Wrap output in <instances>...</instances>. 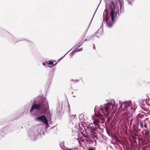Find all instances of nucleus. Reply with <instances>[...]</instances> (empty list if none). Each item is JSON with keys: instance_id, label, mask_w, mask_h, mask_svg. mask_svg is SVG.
<instances>
[{"instance_id": "obj_2", "label": "nucleus", "mask_w": 150, "mask_h": 150, "mask_svg": "<svg viewBox=\"0 0 150 150\" xmlns=\"http://www.w3.org/2000/svg\"><path fill=\"white\" fill-rule=\"evenodd\" d=\"M115 2V1L113 3ZM116 2V4H115V5H114L113 3H112V5L113 6V7H111L112 10L111 11L110 14L111 19L112 22H113L114 21V18L115 17V16L114 14L115 11L113 10V9L114 10L115 9V6L116 9H117V11L118 10L119 5V4L120 1L119 0H117Z\"/></svg>"}, {"instance_id": "obj_3", "label": "nucleus", "mask_w": 150, "mask_h": 150, "mask_svg": "<svg viewBox=\"0 0 150 150\" xmlns=\"http://www.w3.org/2000/svg\"><path fill=\"white\" fill-rule=\"evenodd\" d=\"M131 103L130 101L124 102L122 104H121V106L122 107L124 105V108H122L123 110L129 111L131 110L132 109V107L131 106Z\"/></svg>"}, {"instance_id": "obj_9", "label": "nucleus", "mask_w": 150, "mask_h": 150, "mask_svg": "<svg viewBox=\"0 0 150 150\" xmlns=\"http://www.w3.org/2000/svg\"><path fill=\"white\" fill-rule=\"evenodd\" d=\"M140 126H141V127L142 128H143V122L142 121L140 122Z\"/></svg>"}, {"instance_id": "obj_16", "label": "nucleus", "mask_w": 150, "mask_h": 150, "mask_svg": "<svg viewBox=\"0 0 150 150\" xmlns=\"http://www.w3.org/2000/svg\"><path fill=\"white\" fill-rule=\"evenodd\" d=\"M129 4H131V2H129Z\"/></svg>"}, {"instance_id": "obj_10", "label": "nucleus", "mask_w": 150, "mask_h": 150, "mask_svg": "<svg viewBox=\"0 0 150 150\" xmlns=\"http://www.w3.org/2000/svg\"><path fill=\"white\" fill-rule=\"evenodd\" d=\"M88 150H95L94 147H91L88 149Z\"/></svg>"}, {"instance_id": "obj_8", "label": "nucleus", "mask_w": 150, "mask_h": 150, "mask_svg": "<svg viewBox=\"0 0 150 150\" xmlns=\"http://www.w3.org/2000/svg\"><path fill=\"white\" fill-rule=\"evenodd\" d=\"M145 134L146 135H148L149 133V130L148 129H146V130H145Z\"/></svg>"}, {"instance_id": "obj_12", "label": "nucleus", "mask_w": 150, "mask_h": 150, "mask_svg": "<svg viewBox=\"0 0 150 150\" xmlns=\"http://www.w3.org/2000/svg\"><path fill=\"white\" fill-rule=\"evenodd\" d=\"M107 13H108V12H107L106 11H105V12H104V13H103V16H104V14H105V13H106V15L107 14Z\"/></svg>"}, {"instance_id": "obj_6", "label": "nucleus", "mask_w": 150, "mask_h": 150, "mask_svg": "<svg viewBox=\"0 0 150 150\" xmlns=\"http://www.w3.org/2000/svg\"><path fill=\"white\" fill-rule=\"evenodd\" d=\"M106 23L107 26L109 27L110 28L111 27L112 25V22H111L108 21V20L107 18H106Z\"/></svg>"}, {"instance_id": "obj_5", "label": "nucleus", "mask_w": 150, "mask_h": 150, "mask_svg": "<svg viewBox=\"0 0 150 150\" xmlns=\"http://www.w3.org/2000/svg\"><path fill=\"white\" fill-rule=\"evenodd\" d=\"M40 105L39 104H35L33 105L32 108H31L30 112H32L34 109H35L39 110L40 108Z\"/></svg>"}, {"instance_id": "obj_15", "label": "nucleus", "mask_w": 150, "mask_h": 150, "mask_svg": "<svg viewBox=\"0 0 150 150\" xmlns=\"http://www.w3.org/2000/svg\"><path fill=\"white\" fill-rule=\"evenodd\" d=\"M42 64H43V65H44V66H45V63H42Z\"/></svg>"}, {"instance_id": "obj_7", "label": "nucleus", "mask_w": 150, "mask_h": 150, "mask_svg": "<svg viewBox=\"0 0 150 150\" xmlns=\"http://www.w3.org/2000/svg\"><path fill=\"white\" fill-rule=\"evenodd\" d=\"M46 112H47V114H48V115H50V112L49 110V108H46Z\"/></svg>"}, {"instance_id": "obj_11", "label": "nucleus", "mask_w": 150, "mask_h": 150, "mask_svg": "<svg viewBox=\"0 0 150 150\" xmlns=\"http://www.w3.org/2000/svg\"><path fill=\"white\" fill-rule=\"evenodd\" d=\"M53 63V62L51 61H50L48 64L49 65H51Z\"/></svg>"}, {"instance_id": "obj_18", "label": "nucleus", "mask_w": 150, "mask_h": 150, "mask_svg": "<svg viewBox=\"0 0 150 150\" xmlns=\"http://www.w3.org/2000/svg\"><path fill=\"white\" fill-rule=\"evenodd\" d=\"M85 137H87V136H85Z\"/></svg>"}, {"instance_id": "obj_17", "label": "nucleus", "mask_w": 150, "mask_h": 150, "mask_svg": "<svg viewBox=\"0 0 150 150\" xmlns=\"http://www.w3.org/2000/svg\"><path fill=\"white\" fill-rule=\"evenodd\" d=\"M63 57H62V58H61L60 59H62L63 58Z\"/></svg>"}, {"instance_id": "obj_1", "label": "nucleus", "mask_w": 150, "mask_h": 150, "mask_svg": "<svg viewBox=\"0 0 150 150\" xmlns=\"http://www.w3.org/2000/svg\"><path fill=\"white\" fill-rule=\"evenodd\" d=\"M117 106V105L115 104L114 100H111L106 104H104L97 108L96 107L94 110L95 111H98L99 114L96 115L93 117H92L93 124L95 126H93V124L92 123L87 126L88 128L90 129V131L92 132L93 130L96 129V126L98 125V121L97 119L99 120V121L100 123H103L104 122L105 120L102 114H103L105 116L107 117L109 114Z\"/></svg>"}, {"instance_id": "obj_4", "label": "nucleus", "mask_w": 150, "mask_h": 150, "mask_svg": "<svg viewBox=\"0 0 150 150\" xmlns=\"http://www.w3.org/2000/svg\"><path fill=\"white\" fill-rule=\"evenodd\" d=\"M35 120L40 121L46 124H48L47 120L45 116L38 117L35 119Z\"/></svg>"}, {"instance_id": "obj_14", "label": "nucleus", "mask_w": 150, "mask_h": 150, "mask_svg": "<svg viewBox=\"0 0 150 150\" xmlns=\"http://www.w3.org/2000/svg\"><path fill=\"white\" fill-rule=\"evenodd\" d=\"M82 48H80V50H77V51L78 52H79V51H81L82 50Z\"/></svg>"}, {"instance_id": "obj_13", "label": "nucleus", "mask_w": 150, "mask_h": 150, "mask_svg": "<svg viewBox=\"0 0 150 150\" xmlns=\"http://www.w3.org/2000/svg\"><path fill=\"white\" fill-rule=\"evenodd\" d=\"M144 127L145 128H146V129H148V128H147V125H146V124H145L144 125Z\"/></svg>"}]
</instances>
